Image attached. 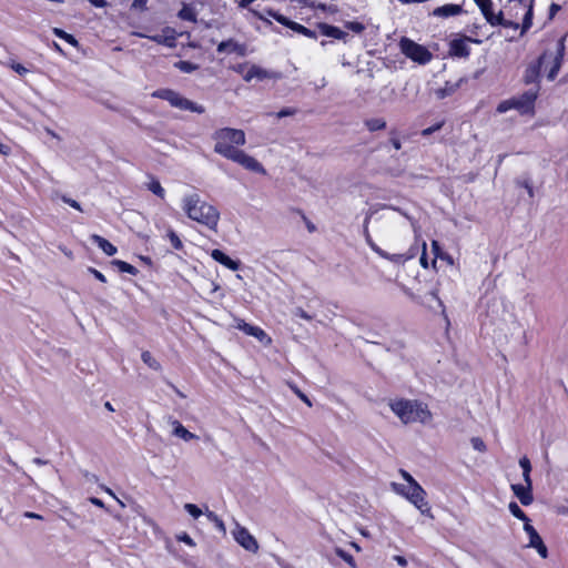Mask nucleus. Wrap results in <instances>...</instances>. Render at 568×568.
Segmentation results:
<instances>
[{"label":"nucleus","mask_w":568,"mask_h":568,"mask_svg":"<svg viewBox=\"0 0 568 568\" xmlns=\"http://www.w3.org/2000/svg\"><path fill=\"white\" fill-rule=\"evenodd\" d=\"M565 55V38L557 41L555 49L546 50L536 62L530 63L524 73V82L526 84H532V87L539 85L538 80L540 72H547L548 80L552 81L557 77Z\"/></svg>","instance_id":"nucleus-1"},{"label":"nucleus","mask_w":568,"mask_h":568,"mask_svg":"<svg viewBox=\"0 0 568 568\" xmlns=\"http://www.w3.org/2000/svg\"><path fill=\"white\" fill-rule=\"evenodd\" d=\"M181 207L190 220L204 225L210 231L215 232L217 230L220 221L219 210L202 200L197 193L184 195L181 201Z\"/></svg>","instance_id":"nucleus-2"},{"label":"nucleus","mask_w":568,"mask_h":568,"mask_svg":"<svg viewBox=\"0 0 568 568\" xmlns=\"http://www.w3.org/2000/svg\"><path fill=\"white\" fill-rule=\"evenodd\" d=\"M399 474L406 481V485L392 483V489L409 500L423 515H429L430 507L426 500L427 494L425 489L405 469H399Z\"/></svg>","instance_id":"nucleus-3"},{"label":"nucleus","mask_w":568,"mask_h":568,"mask_svg":"<svg viewBox=\"0 0 568 568\" xmlns=\"http://www.w3.org/2000/svg\"><path fill=\"white\" fill-rule=\"evenodd\" d=\"M393 413L404 423L427 424L432 420V413L427 405L409 399H398L389 404Z\"/></svg>","instance_id":"nucleus-4"},{"label":"nucleus","mask_w":568,"mask_h":568,"mask_svg":"<svg viewBox=\"0 0 568 568\" xmlns=\"http://www.w3.org/2000/svg\"><path fill=\"white\" fill-rule=\"evenodd\" d=\"M213 140L215 141L214 151L229 160L239 150L235 146L244 145L246 142L244 131L232 128L216 130Z\"/></svg>","instance_id":"nucleus-5"},{"label":"nucleus","mask_w":568,"mask_h":568,"mask_svg":"<svg viewBox=\"0 0 568 568\" xmlns=\"http://www.w3.org/2000/svg\"><path fill=\"white\" fill-rule=\"evenodd\" d=\"M504 12L505 21L511 20L514 23L504 26L505 28H519V19L523 20L521 33L526 32L532 24V0H508Z\"/></svg>","instance_id":"nucleus-6"},{"label":"nucleus","mask_w":568,"mask_h":568,"mask_svg":"<svg viewBox=\"0 0 568 568\" xmlns=\"http://www.w3.org/2000/svg\"><path fill=\"white\" fill-rule=\"evenodd\" d=\"M539 85L531 87L518 97L501 101L497 106L498 113H505L509 110H517L520 114H532L535 102L538 98Z\"/></svg>","instance_id":"nucleus-7"},{"label":"nucleus","mask_w":568,"mask_h":568,"mask_svg":"<svg viewBox=\"0 0 568 568\" xmlns=\"http://www.w3.org/2000/svg\"><path fill=\"white\" fill-rule=\"evenodd\" d=\"M155 98L168 101L172 106L187 110L195 113H204L205 109L203 105L192 102L191 100L182 97L180 93L171 89H160L152 94Z\"/></svg>","instance_id":"nucleus-8"},{"label":"nucleus","mask_w":568,"mask_h":568,"mask_svg":"<svg viewBox=\"0 0 568 568\" xmlns=\"http://www.w3.org/2000/svg\"><path fill=\"white\" fill-rule=\"evenodd\" d=\"M399 47L402 52L409 58L410 60L418 62L419 64H426L428 63L433 54L429 52V50L416 43L415 41L408 39V38H402L399 42Z\"/></svg>","instance_id":"nucleus-9"},{"label":"nucleus","mask_w":568,"mask_h":568,"mask_svg":"<svg viewBox=\"0 0 568 568\" xmlns=\"http://www.w3.org/2000/svg\"><path fill=\"white\" fill-rule=\"evenodd\" d=\"M371 216L367 215L364 221V237L366 243L369 245V247L377 253L381 257L386 258L393 263L402 264L410 258L414 257L415 253H408V254H389L386 251L382 250L379 246H377L374 241L372 240V236L368 232V223H369Z\"/></svg>","instance_id":"nucleus-10"},{"label":"nucleus","mask_w":568,"mask_h":568,"mask_svg":"<svg viewBox=\"0 0 568 568\" xmlns=\"http://www.w3.org/2000/svg\"><path fill=\"white\" fill-rule=\"evenodd\" d=\"M474 1L479 7L487 22L490 23L491 26H510L514 23L511 20L505 21L504 12L499 11L497 14L494 13L491 0Z\"/></svg>","instance_id":"nucleus-11"},{"label":"nucleus","mask_w":568,"mask_h":568,"mask_svg":"<svg viewBox=\"0 0 568 568\" xmlns=\"http://www.w3.org/2000/svg\"><path fill=\"white\" fill-rule=\"evenodd\" d=\"M230 160L242 165L244 169L248 171L265 174V169L263 168V165L256 159L246 154L244 151L240 149L234 153V155Z\"/></svg>","instance_id":"nucleus-12"},{"label":"nucleus","mask_w":568,"mask_h":568,"mask_svg":"<svg viewBox=\"0 0 568 568\" xmlns=\"http://www.w3.org/2000/svg\"><path fill=\"white\" fill-rule=\"evenodd\" d=\"M281 74L278 72L268 71L266 69H263L256 64H252L246 73L243 75L244 81L250 82L253 79H257L260 81H263L265 79H280Z\"/></svg>","instance_id":"nucleus-13"},{"label":"nucleus","mask_w":568,"mask_h":568,"mask_svg":"<svg viewBox=\"0 0 568 568\" xmlns=\"http://www.w3.org/2000/svg\"><path fill=\"white\" fill-rule=\"evenodd\" d=\"M235 327L244 332L246 335L254 336L260 342L270 343L271 338L267 334L258 326H253L241 318H235Z\"/></svg>","instance_id":"nucleus-14"},{"label":"nucleus","mask_w":568,"mask_h":568,"mask_svg":"<svg viewBox=\"0 0 568 568\" xmlns=\"http://www.w3.org/2000/svg\"><path fill=\"white\" fill-rule=\"evenodd\" d=\"M471 41L468 37L452 40L449 43V54L457 58H467L470 53L469 42Z\"/></svg>","instance_id":"nucleus-15"},{"label":"nucleus","mask_w":568,"mask_h":568,"mask_svg":"<svg viewBox=\"0 0 568 568\" xmlns=\"http://www.w3.org/2000/svg\"><path fill=\"white\" fill-rule=\"evenodd\" d=\"M135 34L140 38H148L159 44H164L169 48H173L175 45V31L169 27L163 29L162 34L146 36L140 32Z\"/></svg>","instance_id":"nucleus-16"},{"label":"nucleus","mask_w":568,"mask_h":568,"mask_svg":"<svg viewBox=\"0 0 568 568\" xmlns=\"http://www.w3.org/2000/svg\"><path fill=\"white\" fill-rule=\"evenodd\" d=\"M219 53H236L240 57H244L246 54V48L244 44H240L233 39H229L226 41H222L217 45Z\"/></svg>","instance_id":"nucleus-17"},{"label":"nucleus","mask_w":568,"mask_h":568,"mask_svg":"<svg viewBox=\"0 0 568 568\" xmlns=\"http://www.w3.org/2000/svg\"><path fill=\"white\" fill-rule=\"evenodd\" d=\"M511 490L523 505L527 506L532 503V500H534L532 494H531L532 487L521 485V484H513Z\"/></svg>","instance_id":"nucleus-18"},{"label":"nucleus","mask_w":568,"mask_h":568,"mask_svg":"<svg viewBox=\"0 0 568 568\" xmlns=\"http://www.w3.org/2000/svg\"><path fill=\"white\" fill-rule=\"evenodd\" d=\"M211 257L222 264L223 266L227 267L232 271H237L240 268V261H234L230 256H227L225 253H223L221 250H213L211 252Z\"/></svg>","instance_id":"nucleus-19"},{"label":"nucleus","mask_w":568,"mask_h":568,"mask_svg":"<svg viewBox=\"0 0 568 568\" xmlns=\"http://www.w3.org/2000/svg\"><path fill=\"white\" fill-rule=\"evenodd\" d=\"M462 7L459 4H444L442 7L436 8L433 11V16L440 17V18H448L457 16L462 12Z\"/></svg>","instance_id":"nucleus-20"},{"label":"nucleus","mask_w":568,"mask_h":568,"mask_svg":"<svg viewBox=\"0 0 568 568\" xmlns=\"http://www.w3.org/2000/svg\"><path fill=\"white\" fill-rule=\"evenodd\" d=\"M171 425L173 426L172 434L185 442H190L193 439H196L197 436L191 432H189L179 420L174 419L171 422Z\"/></svg>","instance_id":"nucleus-21"},{"label":"nucleus","mask_w":568,"mask_h":568,"mask_svg":"<svg viewBox=\"0 0 568 568\" xmlns=\"http://www.w3.org/2000/svg\"><path fill=\"white\" fill-rule=\"evenodd\" d=\"M236 541L246 550L256 552L258 544L254 538V535H234Z\"/></svg>","instance_id":"nucleus-22"},{"label":"nucleus","mask_w":568,"mask_h":568,"mask_svg":"<svg viewBox=\"0 0 568 568\" xmlns=\"http://www.w3.org/2000/svg\"><path fill=\"white\" fill-rule=\"evenodd\" d=\"M91 240L93 243H95L108 256H113L118 250L116 247L110 243L108 240H105L104 237L100 236V235H97V234H93L91 236Z\"/></svg>","instance_id":"nucleus-23"},{"label":"nucleus","mask_w":568,"mask_h":568,"mask_svg":"<svg viewBox=\"0 0 568 568\" xmlns=\"http://www.w3.org/2000/svg\"><path fill=\"white\" fill-rule=\"evenodd\" d=\"M320 30L323 36L334 38V39H345L347 33L341 30L337 27L328 26V24H320Z\"/></svg>","instance_id":"nucleus-24"},{"label":"nucleus","mask_w":568,"mask_h":568,"mask_svg":"<svg viewBox=\"0 0 568 568\" xmlns=\"http://www.w3.org/2000/svg\"><path fill=\"white\" fill-rule=\"evenodd\" d=\"M529 537H530V540H529L528 546L536 548L538 554L542 558H547L548 550H547V547H546V545L544 544V541L541 539V535H529Z\"/></svg>","instance_id":"nucleus-25"},{"label":"nucleus","mask_w":568,"mask_h":568,"mask_svg":"<svg viewBox=\"0 0 568 568\" xmlns=\"http://www.w3.org/2000/svg\"><path fill=\"white\" fill-rule=\"evenodd\" d=\"M205 520L207 523H212L213 527L222 532H225L226 527L223 523V520L213 511L209 510L207 507H205Z\"/></svg>","instance_id":"nucleus-26"},{"label":"nucleus","mask_w":568,"mask_h":568,"mask_svg":"<svg viewBox=\"0 0 568 568\" xmlns=\"http://www.w3.org/2000/svg\"><path fill=\"white\" fill-rule=\"evenodd\" d=\"M146 187L156 196L164 199L165 190L162 187L160 181L153 176L150 178V181L146 183Z\"/></svg>","instance_id":"nucleus-27"},{"label":"nucleus","mask_w":568,"mask_h":568,"mask_svg":"<svg viewBox=\"0 0 568 568\" xmlns=\"http://www.w3.org/2000/svg\"><path fill=\"white\" fill-rule=\"evenodd\" d=\"M334 552L337 557L343 559L351 568H357V564H356L354 557L351 554H348L347 551H345L343 548L335 547Z\"/></svg>","instance_id":"nucleus-28"},{"label":"nucleus","mask_w":568,"mask_h":568,"mask_svg":"<svg viewBox=\"0 0 568 568\" xmlns=\"http://www.w3.org/2000/svg\"><path fill=\"white\" fill-rule=\"evenodd\" d=\"M366 128L371 132L379 131L386 128V121L382 118H373L365 121Z\"/></svg>","instance_id":"nucleus-29"},{"label":"nucleus","mask_w":568,"mask_h":568,"mask_svg":"<svg viewBox=\"0 0 568 568\" xmlns=\"http://www.w3.org/2000/svg\"><path fill=\"white\" fill-rule=\"evenodd\" d=\"M141 359L150 368H152L154 371H160L161 369V364L152 356V354L149 351L142 352Z\"/></svg>","instance_id":"nucleus-30"},{"label":"nucleus","mask_w":568,"mask_h":568,"mask_svg":"<svg viewBox=\"0 0 568 568\" xmlns=\"http://www.w3.org/2000/svg\"><path fill=\"white\" fill-rule=\"evenodd\" d=\"M118 268L120 272L122 273H128V274H131V275H136L138 274V268L134 267L133 265L124 262V261H121V260H114L112 262Z\"/></svg>","instance_id":"nucleus-31"},{"label":"nucleus","mask_w":568,"mask_h":568,"mask_svg":"<svg viewBox=\"0 0 568 568\" xmlns=\"http://www.w3.org/2000/svg\"><path fill=\"white\" fill-rule=\"evenodd\" d=\"M184 510L191 516L193 517L194 519H197L200 518L201 516H205V510H203L202 508H200L197 505L195 504H191V503H187L185 504L184 506Z\"/></svg>","instance_id":"nucleus-32"},{"label":"nucleus","mask_w":568,"mask_h":568,"mask_svg":"<svg viewBox=\"0 0 568 568\" xmlns=\"http://www.w3.org/2000/svg\"><path fill=\"white\" fill-rule=\"evenodd\" d=\"M53 33H54L58 38L63 39L64 41H67L68 43H70L71 45H73V47H77V45H78V41H77V39H75L72 34H69V33H67L65 31H63L62 29L54 28V29H53Z\"/></svg>","instance_id":"nucleus-33"},{"label":"nucleus","mask_w":568,"mask_h":568,"mask_svg":"<svg viewBox=\"0 0 568 568\" xmlns=\"http://www.w3.org/2000/svg\"><path fill=\"white\" fill-rule=\"evenodd\" d=\"M175 68H178L180 71L184 73H192L193 71L197 70L199 65L194 64L190 61H178L175 64Z\"/></svg>","instance_id":"nucleus-34"},{"label":"nucleus","mask_w":568,"mask_h":568,"mask_svg":"<svg viewBox=\"0 0 568 568\" xmlns=\"http://www.w3.org/2000/svg\"><path fill=\"white\" fill-rule=\"evenodd\" d=\"M168 237L170 240V243L171 245L175 248V250H182L183 248V243L182 241L180 240L179 235L172 231V230H169L168 232Z\"/></svg>","instance_id":"nucleus-35"},{"label":"nucleus","mask_w":568,"mask_h":568,"mask_svg":"<svg viewBox=\"0 0 568 568\" xmlns=\"http://www.w3.org/2000/svg\"><path fill=\"white\" fill-rule=\"evenodd\" d=\"M179 17L182 20H186V21H195L196 20L194 11L191 8H187V7H183L180 10Z\"/></svg>","instance_id":"nucleus-36"},{"label":"nucleus","mask_w":568,"mask_h":568,"mask_svg":"<svg viewBox=\"0 0 568 568\" xmlns=\"http://www.w3.org/2000/svg\"><path fill=\"white\" fill-rule=\"evenodd\" d=\"M267 14L270 17H272L274 20H276L278 23H281L285 27H288L291 20L288 18H286L285 16H283L276 11H273V10H268Z\"/></svg>","instance_id":"nucleus-37"},{"label":"nucleus","mask_w":568,"mask_h":568,"mask_svg":"<svg viewBox=\"0 0 568 568\" xmlns=\"http://www.w3.org/2000/svg\"><path fill=\"white\" fill-rule=\"evenodd\" d=\"M470 444H471L473 448L477 452L484 453L487 449L486 444L484 443V440L480 437H473L470 439Z\"/></svg>","instance_id":"nucleus-38"},{"label":"nucleus","mask_w":568,"mask_h":568,"mask_svg":"<svg viewBox=\"0 0 568 568\" xmlns=\"http://www.w3.org/2000/svg\"><path fill=\"white\" fill-rule=\"evenodd\" d=\"M509 510L515 517L526 520L525 513L521 510V508L516 503L513 501L509 504Z\"/></svg>","instance_id":"nucleus-39"},{"label":"nucleus","mask_w":568,"mask_h":568,"mask_svg":"<svg viewBox=\"0 0 568 568\" xmlns=\"http://www.w3.org/2000/svg\"><path fill=\"white\" fill-rule=\"evenodd\" d=\"M14 72H17L19 75H24L28 73V69L23 67L21 63L10 61L7 63Z\"/></svg>","instance_id":"nucleus-40"},{"label":"nucleus","mask_w":568,"mask_h":568,"mask_svg":"<svg viewBox=\"0 0 568 568\" xmlns=\"http://www.w3.org/2000/svg\"><path fill=\"white\" fill-rule=\"evenodd\" d=\"M443 125H444V121L438 122V123H436V124H434V125H432L429 128H426V129H424L422 131V135L423 136H428V135L433 134L434 132L440 130L443 128Z\"/></svg>","instance_id":"nucleus-41"},{"label":"nucleus","mask_w":568,"mask_h":568,"mask_svg":"<svg viewBox=\"0 0 568 568\" xmlns=\"http://www.w3.org/2000/svg\"><path fill=\"white\" fill-rule=\"evenodd\" d=\"M297 110L295 108H284L281 111L276 113V116L278 119L285 118V116H292L296 114Z\"/></svg>","instance_id":"nucleus-42"},{"label":"nucleus","mask_w":568,"mask_h":568,"mask_svg":"<svg viewBox=\"0 0 568 568\" xmlns=\"http://www.w3.org/2000/svg\"><path fill=\"white\" fill-rule=\"evenodd\" d=\"M519 466L523 469V473H531V464L526 456L519 459Z\"/></svg>","instance_id":"nucleus-43"},{"label":"nucleus","mask_w":568,"mask_h":568,"mask_svg":"<svg viewBox=\"0 0 568 568\" xmlns=\"http://www.w3.org/2000/svg\"><path fill=\"white\" fill-rule=\"evenodd\" d=\"M347 29L352 30L355 33H361L364 30V26L361 22H347L346 23Z\"/></svg>","instance_id":"nucleus-44"},{"label":"nucleus","mask_w":568,"mask_h":568,"mask_svg":"<svg viewBox=\"0 0 568 568\" xmlns=\"http://www.w3.org/2000/svg\"><path fill=\"white\" fill-rule=\"evenodd\" d=\"M149 0H133L132 1V9L144 11L146 10V3Z\"/></svg>","instance_id":"nucleus-45"},{"label":"nucleus","mask_w":568,"mask_h":568,"mask_svg":"<svg viewBox=\"0 0 568 568\" xmlns=\"http://www.w3.org/2000/svg\"><path fill=\"white\" fill-rule=\"evenodd\" d=\"M432 251H433V254L435 255V258L444 257V255H443L444 252L442 251L440 245L437 241L432 242Z\"/></svg>","instance_id":"nucleus-46"},{"label":"nucleus","mask_w":568,"mask_h":568,"mask_svg":"<svg viewBox=\"0 0 568 568\" xmlns=\"http://www.w3.org/2000/svg\"><path fill=\"white\" fill-rule=\"evenodd\" d=\"M294 316L301 317V318L306 320V321H311L313 318L308 313H306L301 307H297V308L294 310Z\"/></svg>","instance_id":"nucleus-47"},{"label":"nucleus","mask_w":568,"mask_h":568,"mask_svg":"<svg viewBox=\"0 0 568 568\" xmlns=\"http://www.w3.org/2000/svg\"><path fill=\"white\" fill-rule=\"evenodd\" d=\"M62 201H63L64 203L69 204L71 207H73V209H75V210H78V211H82L80 203H79V202H77L75 200L70 199V197H68V196L63 195V196H62Z\"/></svg>","instance_id":"nucleus-48"},{"label":"nucleus","mask_w":568,"mask_h":568,"mask_svg":"<svg viewBox=\"0 0 568 568\" xmlns=\"http://www.w3.org/2000/svg\"><path fill=\"white\" fill-rule=\"evenodd\" d=\"M452 92H453V88H442L436 91V95L438 99H444Z\"/></svg>","instance_id":"nucleus-49"},{"label":"nucleus","mask_w":568,"mask_h":568,"mask_svg":"<svg viewBox=\"0 0 568 568\" xmlns=\"http://www.w3.org/2000/svg\"><path fill=\"white\" fill-rule=\"evenodd\" d=\"M293 390L307 406H310V407L312 406V402L310 400V398L304 393H302L296 387H293Z\"/></svg>","instance_id":"nucleus-50"},{"label":"nucleus","mask_w":568,"mask_h":568,"mask_svg":"<svg viewBox=\"0 0 568 568\" xmlns=\"http://www.w3.org/2000/svg\"><path fill=\"white\" fill-rule=\"evenodd\" d=\"M287 28L292 29L293 31H295V32H297V33H301L302 31H304V30H305V27H304V26H302V24H300V23H297V22H294V21H292V20L290 21V24H288V27H287Z\"/></svg>","instance_id":"nucleus-51"},{"label":"nucleus","mask_w":568,"mask_h":568,"mask_svg":"<svg viewBox=\"0 0 568 568\" xmlns=\"http://www.w3.org/2000/svg\"><path fill=\"white\" fill-rule=\"evenodd\" d=\"M176 537H178V540L181 541V542H184V544H186L189 546H193L194 545V542H193V540H192L190 535H176Z\"/></svg>","instance_id":"nucleus-52"},{"label":"nucleus","mask_w":568,"mask_h":568,"mask_svg":"<svg viewBox=\"0 0 568 568\" xmlns=\"http://www.w3.org/2000/svg\"><path fill=\"white\" fill-rule=\"evenodd\" d=\"M423 254L419 258V262H420V265L424 267V268H427L428 267V263H427V258H426V254H425V250H426V243L424 242L423 243Z\"/></svg>","instance_id":"nucleus-53"},{"label":"nucleus","mask_w":568,"mask_h":568,"mask_svg":"<svg viewBox=\"0 0 568 568\" xmlns=\"http://www.w3.org/2000/svg\"><path fill=\"white\" fill-rule=\"evenodd\" d=\"M89 270L94 275V277L97 280H99L100 282L104 283L106 281L105 276L101 272H99L98 270H94V268H89Z\"/></svg>","instance_id":"nucleus-54"},{"label":"nucleus","mask_w":568,"mask_h":568,"mask_svg":"<svg viewBox=\"0 0 568 568\" xmlns=\"http://www.w3.org/2000/svg\"><path fill=\"white\" fill-rule=\"evenodd\" d=\"M560 10V6L557 4V3H551L550 8H549V18H554L555 14Z\"/></svg>","instance_id":"nucleus-55"},{"label":"nucleus","mask_w":568,"mask_h":568,"mask_svg":"<svg viewBox=\"0 0 568 568\" xmlns=\"http://www.w3.org/2000/svg\"><path fill=\"white\" fill-rule=\"evenodd\" d=\"M92 6L97 8H104L106 6L105 0H88Z\"/></svg>","instance_id":"nucleus-56"},{"label":"nucleus","mask_w":568,"mask_h":568,"mask_svg":"<svg viewBox=\"0 0 568 568\" xmlns=\"http://www.w3.org/2000/svg\"><path fill=\"white\" fill-rule=\"evenodd\" d=\"M394 560L402 567H405L407 565V560L403 556L396 555L394 556Z\"/></svg>","instance_id":"nucleus-57"},{"label":"nucleus","mask_w":568,"mask_h":568,"mask_svg":"<svg viewBox=\"0 0 568 568\" xmlns=\"http://www.w3.org/2000/svg\"><path fill=\"white\" fill-rule=\"evenodd\" d=\"M523 478H524V481H525L526 486L532 487V483H531V478H530V473H523Z\"/></svg>","instance_id":"nucleus-58"},{"label":"nucleus","mask_w":568,"mask_h":568,"mask_svg":"<svg viewBox=\"0 0 568 568\" xmlns=\"http://www.w3.org/2000/svg\"><path fill=\"white\" fill-rule=\"evenodd\" d=\"M301 34L308 37V38H316L315 31H312L305 27V30L301 32Z\"/></svg>","instance_id":"nucleus-59"},{"label":"nucleus","mask_w":568,"mask_h":568,"mask_svg":"<svg viewBox=\"0 0 568 568\" xmlns=\"http://www.w3.org/2000/svg\"><path fill=\"white\" fill-rule=\"evenodd\" d=\"M524 529L526 532H536V530L532 528V526L528 523V519L526 518Z\"/></svg>","instance_id":"nucleus-60"},{"label":"nucleus","mask_w":568,"mask_h":568,"mask_svg":"<svg viewBox=\"0 0 568 568\" xmlns=\"http://www.w3.org/2000/svg\"><path fill=\"white\" fill-rule=\"evenodd\" d=\"M390 143L396 150H399L402 148L400 141L396 138H392Z\"/></svg>","instance_id":"nucleus-61"},{"label":"nucleus","mask_w":568,"mask_h":568,"mask_svg":"<svg viewBox=\"0 0 568 568\" xmlns=\"http://www.w3.org/2000/svg\"><path fill=\"white\" fill-rule=\"evenodd\" d=\"M90 501H91L93 505H95V506L103 507V503H102V500H101V499H99V498L92 497V498H90Z\"/></svg>","instance_id":"nucleus-62"},{"label":"nucleus","mask_w":568,"mask_h":568,"mask_svg":"<svg viewBox=\"0 0 568 568\" xmlns=\"http://www.w3.org/2000/svg\"><path fill=\"white\" fill-rule=\"evenodd\" d=\"M9 152V146L3 144L1 141H0V154H7Z\"/></svg>","instance_id":"nucleus-63"},{"label":"nucleus","mask_w":568,"mask_h":568,"mask_svg":"<svg viewBox=\"0 0 568 568\" xmlns=\"http://www.w3.org/2000/svg\"><path fill=\"white\" fill-rule=\"evenodd\" d=\"M33 464L38 465V466H42V465H47L48 464V460H44V459H41V458H33Z\"/></svg>","instance_id":"nucleus-64"}]
</instances>
